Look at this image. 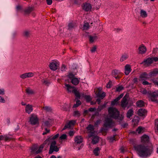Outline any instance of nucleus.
I'll use <instances>...</instances> for the list:
<instances>
[{"label":"nucleus","mask_w":158,"mask_h":158,"mask_svg":"<svg viewBox=\"0 0 158 158\" xmlns=\"http://www.w3.org/2000/svg\"><path fill=\"white\" fill-rule=\"evenodd\" d=\"M33 10L32 7H29L25 9V12L26 14H29Z\"/></svg>","instance_id":"4c0bfd02"},{"label":"nucleus","mask_w":158,"mask_h":158,"mask_svg":"<svg viewBox=\"0 0 158 158\" xmlns=\"http://www.w3.org/2000/svg\"><path fill=\"white\" fill-rule=\"evenodd\" d=\"M111 82L109 81L106 85V87L107 88H110L111 87Z\"/></svg>","instance_id":"338daca9"},{"label":"nucleus","mask_w":158,"mask_h":158,"mask_svg":"<svg viewBox=\"0 0 158 158\" xmlns=\"http://www.w3.org/2000/svg\"><path fill=\"white\" fill-rule=\"evenodd\" d=\"M115 126L114 123L111 118H105L103 124V127L106 129L112 128Z\"/></svg>","instance_id":"7ed1b4c3"},{"label":"nucleus","mask_w":158,"mask_h":158,"mask_svg":"<svg viewBox=\"0 0 158 158\" xmlns=\"http://www.w3.org/2000/svg\"><path fill=\"white\" fill-rule=\"evenodd\" d=\"M43 109L47 112L51 111L52 110L51 107L49 106H45L43 107Z\"/></svg>","instance_id":"49530a36"},{"label":"nucleus","mask_w":158,"mask_h":158,"mask_svg":"<svg viewBox=\"0 0 158 158\" xmlns=\"http://www.w3.org/2000/svg\"><path fill=\"white\" fill-rule=\"evenodd\" d=\"M82 8L84 10L88 11H90L92 7L89 3H85L83 4Z\"/></svg>","instance_id":"a211bd4d"},{"label":"nucleus","mask_w":158,"mask_h":158,"mask_svg":"<svg viewBox=\"0 0 158 158\" xmlns=\"http://www.w3.org/2000/svg\"><path fill=\"white\" fill-rule=\"evenodd\" d=\"M125 73L126 75H128L131 71V66L129 64H127L125 66Z\"/></svg>","instance_id":"aec40b11"},{"label":"nucleus","mask_w":158,"mask_h":158,"mask_svg":"<svg viewBox=\"0 0 158 158\" xmlns=\"http://www.w3.org/2000/svg\"><path fill=\"white\" fill-rule=\"evenodd\" d=\"M97 47L96 46H94L91 49L90 51L91 52L94 53L95 52L96 50Z\"/></svg>","instance_id":"864d4df0"},{"label":"nucleus","mask_w":158,"mask_h":158,"mask_svg":"<svg viewBox=\"0 0 158 158\" xmlns=\"http://www.w3.org/2000/svg\"><path fill=\"white\" fill-rule=\"evenodd\" d=\"M56 142L55 140H52L51 142L49 150L48 152L49 154H52L54 152H58L59 150V148L56 146Z\"/></svg>","instance_id":"20e7f679"},{"label":"nucleus","mask_w":158,"mask_h":158,"mask_svg":"<svg viewBox=\"0 0 158 158\" xmlns=\"http://www.w3.org/2000/svg\"><path fill=\"white\" fill-rule=\"evenodd\" d=\"M76 75V74H73L72 73L70 72L69 73L67 76L68 78L71 80V79L75 77L74 76Z\"/></svg>","instance_id":"ea45409f"},{"label":"nucleus","mask_w":158,"mask_h":158,"mask_svg":"<svg viewBox=\"0 0 158 158\" xmlns=\"http://www.w3.org/2000/svg\"><path fill=\"white\" fill-rule=\"evenodd\" d=\"M144 128L141 127H139L136 130V131L138 133H140L144 131Z\"/></svg>","instance_id":"e433bc0d"},{"label":"nucleus","mask_w":158,"mask_h":158,"mask_svg":"<svg viewBox=\"0 0 158 158\" xmlns=\"http://www.w3.org/2000/svg\"><path fill=\"white\" fill-rule=\"evenodd\" d=\"M149 138L148 136L146 135H144L141 138V141L143 143H147L149 141Z\"/></svg>","instance_id":"5701e85b"},{"label":"nucleus","mask_w":158,"mask_h":158,"mask_svg":"<svg viewBox=\"0 0 158 158\" xmlns=\"http://www.w3.org/2000/svg\"><path fill=\"white\" fill-rule=\"evenodd\" d=\"M59 139L60 140H64L66 139L67 135L65 134H63L60 136Z\"/></svg>","instance_id":"09e8293b"},{"label":"nucleus","mask_w":158,"mask_h":158,"mask_svg":"<svg viewBox=\"0 0 158 158\" xmlns=\"http://www.w3.org/2000/svg\"><path fill=\"white\" fill-rule=\"evenodd\" d=\"M140 81H143L147 80L149 78L148 75L146 73H143L141 74L139 76Z\"/></svg>","instance_id":"6ab92c4d"},{"label":"nucleus","mask_w":158,"mask_h":158,"mask_svg":"<svg viewBox=\"0 0 158 158\" xmlns=\"http://www.w3.org/2000/svg\"><path fill=\"white\" fill-rule=\"evenodd\" d=\"M92 137V143L93 144H95L98 142L99 138L98 136L95 135V134H94V135Z\"/></svg>","instance_id":"b1692460"},{"label":"nucleus","mask_w":158,"mask_h":158,"mask_svg":"<svg viewBox=\"0 0 158 158\" xmlns=\"http://www.w3.org/2000/svg\"><path fill=\"white\" fill-rule=\"evenodd\" d=\"M115 135H114L113 136L110 137L108 138L110 142H113L114 140H115Z\"/></svg>","instance_id":"603ef678"},{"label":"nucleus","mask_w":158,"mask_h":158,"mask_svg":"<svg viewBox=\"0 0 158 158\" xmlns=\"http://www.w3.org/2000/svg\"><path fill=\"white\" fill-rule=\"evenodd\" d=\"M52 122V120L50 118H48V119L45 121L44 123L42 124V127H49L51 126V123Z\"/></svg>","instance_id":"f8f14e48"},{"label":"nucleus","mask_w":158,"mask_h":158,"mask_svg":"<svg viewBox=\"0 0 158 158\" xmlns=\"http://www.w3.org/2000/svg\"><path fill=\"white\" fill-rule=\"evenodd\" d=\"M128 104L127 98L126 96L123 98L121 102V106L123 108H125L127 106Z\"/></svg>","instance_id":"dca6fc26"},{"label":"nucleus","mask_w":158,"mask_h":158,"mask_svg":"<svg viewBox=\"0 0 158 158\" xmlns=\"http://www.w3.org/2000/svg\"><path fill=\"white\" fill-rule=\"evenodd\" d=\"M128 57L129 56L128 54H124L122 56L120 60L121 62H122L127 59Z\"/></svg>","instance_id":"c85d7f7f"},{"label":"nucleus","mask_w":158,"mask_h":158,"mask_svg":"<svg viewBox=\"0 0 158 158\" xmlns=\"http://www.w3.org/2000/svg\"><path fill=\"white\" fill-rule=\"evenodd\" d=\"M74 26L72 23H69L68 25V29L71 30Z\"/></svg>","instance_id":"5fc2aeb1"},{"label":"nucleus","mask_w":158,"mask_h":158,"mask_svg":"<svg viewBox=\"0 0 158 158\" xmlns=\"http://www.w3.org/2000/svg\"><path fill=\"white\" fill-rule=\"evenodd\" d=\"M123 87L121 86H119L117 87L116 89V91L118 92H120L123 89Z\"/></svg>","instance_id":"3c124183"},{"label":"nucleus","mask_w":158,"mask_h":158,"mask_svg":"<svg viewBox=\"0 0 158 158\" xmlns=\"http://www.w3.org/2000/svg\"><path fill=\"white\" fill-rule=\"evenodd\" d=\"M47 3L48 5H51L52 3V0H46Z\"/></svg>","instance_id":"774afa93"},{"label":"nucleus","mask_w":158,"mask_h":158,"mask_svg":"<svg viewBox=\"0 0 158 158\" xmlns=\"http://www.w3.org/2000/svg\"><path fill=\"white\" fill-rule=\"evenodd\" d=\"M89 41L91 43H93L94 41L96 40L97 39V37L96 36H93L91 35H89Z\"/></svg>","instance_id":"2f4dec72"},{"label":"nucleus","mask_w":158,"mask_h":158,"mask_svg":"<svg viewBox=\"0 0 158 158\" xmlns=\"http://www.w3.org/2000/svg\"><path fill=\"white\" fill-rule=\"evenodd\" d=\"M29 121L32 125H35L39 123L38 119L37 116L34 114H32L31 115Z\"/></svg>","instance_id":"423d86ee"},{"label":"nucleus","mask_w":158,"mask_h":158,"mask_svg":"<svg viewBox=\"0 0 158 158\" xmlns=\"http://www.w3.org/2000/svg\"><path fill=\"white\" fill-rule=\"evenodd\" d=\"M59 135V134H57L54 136H53L52 137H50L51 139L52 140H54L55 139L58 138Z\"/></svg>","instance_id":"6e6d98bb"},{"label":"nucleus","mask_w":158,"mask_h":158,"mask_svg":"<svg viewBox=\"0 0 158 158\" xmlns=\"http://www.w3.org/2000/svg\"><path fill=\"white\" fill-rule=\"evenodd\" d=\"M104 107V106H98V111H101Z\"/></svg>","instance_id":"052dcab7"},{"label":"nucleus","mask_w":158,"mask_h":158,"mask_svg":"<svg viewBox=\"0 0 158 158\" xmlns=\"http://www.w3.org/2000/svg\"><path fill=\"white\" fill-rule=\"evenodd\" d=\"M89 28V25L88 23H85L83 25V29L88 30Z\"/></svg>","instance_id":"58836bf2"},{"label":"nucleus","mask_w":158,"mask_h":158,"mask_svg":"<svg viewBox=\"0 0 158 158\" xmlns=\"http://www.w3.org/2000/svg\"><path fill=\"white\" fill-rule=\"evenodd\" d=\"M120 73V72L118 70H113L112 72V74L113 76H116L118 74Z\"/></svg>","instance_id":"c03bdc74"},{"label":"nucleus","mask_w":158,"mask_h":158,"mask_svg":"<svg viewBox=\"0 0 158 158\" xmlns=\"http://www.w3.org/2000/svg\"><path fill=\"white\" fill-rule=\"evenodd\" d=\"M73 93L75 94V95L78 98H79L80 97V94L79 93L78 91L77 90L76 88Z\"/></svg>","instance_id":"79ce46f5"},{"label":"nucleus","mask_w":158,"mask_h":158,"mask_svg":"<svg viewBox=\"0 0 158 158\" xmlns=\"http://www.w3.org/2000/svg\"><path fill=\"white\" fill-rule=\"evenodd\" d=\"M140 14V16L143 18L146 17L147 16V14L146 12L143 10H141Z\"/></svg>","instance_id":"7c9ffc66"},{"label":"nucleus","mask_w":158,"mask_h":158,"mask_svg":"<svg viewBox=\"0 0 158 158\" xmlns=\"http://www.w3.org/2000/svg\"><path fill=\"white\" fill-rule=\"evenodd\" d=\"M83 141V138L81 136H77L75 137L74 139L75 142L76 144H80L82 143Z\"/></svg>","instance_id":"2eb2a0df"},{"label":"nucleus","mask_w":158,"mask_h":158,"mask_svg":"<svg viewBox=\"0 0 158 158\" xmlns=\"http://www.w3.org/2000/svg\"><path fill=\"white\" fill-rule=\"evenodd\" d=\"M33 106L31 104L27 105L25 108V112L28 114H30L33 110Z\"/></svg>","instance_id":"1a4fd4ad"},{"label":"nucleus","mask_w":158,"mask_h":158,"mask_svg":"<svg viewBox=\"0 0 158 158\" xmlns=\"http://www.w3.org/2000/svg\"><path fill=\"white\" fill-rule=\"evenodd\" d=\"M142 84L144 85H146L149 84V83L147 81L144 80L142 82Z\"/></svg>","instance_id":"69168bd1"},{"label":"nucleus","mask_w":158,"mask_h":158,"mask_svg":"<svg viewBox=\"0 0 158 158\" xmlns=\"http://www.w3.org/2000/svg\"><path fill=\"white\" fill-rule=\"evenodd\" d=\"M59 63L58 62L53 60L50 63L49 67L50 69L53 71H55L59 67Z\"/></svg>","instance_id":"0eeeda50"},{"label":"nucleus","mask_w":158,"mask_h":158,"mask_svg":"<svg viewBox=\"0 0 158 158\" xmlns=\"http://www.w3.org/2000/svg\"><path fill=\"white\" fill-rule=\"evenodd\" d=\"M97 97L103 99L106 96V94L104 92H103L102 94L98 93L97 94Z\"/></svg>","instance_id":"a19ab883"},{"label":"nucleus","mask_w":158,"mask_h":158,"mask_svg":"<svg viewBox=\"0 0 158 158\" xmlns=\"http://www.w3.org/2000/svg\"><path fill=\"white\" fill-rule=\"evenodd\" d=\"M37 147L36 146L32 147L31 148V152L36 154V152L37 151Z\"/></svg>","instance_id":"37998d69"},{"label":"nucleus","mask_w":158,"mask_h":158,"mask_svg":"<svg viewBox=\"0 0 158 158\" xmlns=\"http://www.w3.org/2000/svg\"><path fill=\"white\" fill-rule=\"evenodd\" d=\"M81 104V102L80 100H77L76 102V104L74 105L73 108H76L80 105Z\"/></svg>","instance_id":"de8ad7c7"},{"label":"nucleus","mask_w":158,"mask_h":158,"mask_svg":"<svg viewBox=\"0 0 158 158\" xmlns=\"http://www.w3.org/2000/svg\"><path fill=\"white\" fill-rule=\"evenodd\" d=\"M0 102L2 103H5V100L1 96H0Z\"/></svg>","instance_id":"680f3d73"},{"label":"nucleus","mask_w":158,"mask_h":158,"mask_svg":"<svg viewBox=\"0 0 158 158\" xmlns=\"http://www.w3.org/2000/svg\"><path fill=\"white\" fill-rule=\"evenodd\" d=\"M84 98L87 102H89L91 100L90 97L89 95H85Z\"/></svg>","instance_id":"8fccbe9b"},{"label":"nucleus","mask_w":158,"mask_h":158,"mask_svg":"<svg viewBox=\"0 0 158 158\" xmlns=\"http://www.w3.org/2000/svg\"><path fill=\"white\" fill-rule=\"evenodd\" d=\"M74 115L76 116H79L80 115V113L78 111H75L74 112Z\"/></svg>","instance_id":"bf43d9fd"},{"label":"nucleus","mask_w":158,"mask_h":158,"mask_svg":"<svg viewBox=\"0 0 158 158\" xmlns=\"http://www.w3.org/2000/svg\"><path fill=\"white\" fill-rule=\"evenodd\" d=\"M44 129L45 130V132H44L43 133V135H45L47 133H48L50 131V130L47 129L46 127H44Z\"/></svg>","instance_id":"13d9d810"},{"label":"nucleus","mask_w":158,"mask_h":158,"mask_svg":"<svg viewBox=\"0 0 158 158\" xmlns=\"http://www.w3.org/2000/svg\"><path fill=\"white\" fill-rule=\"evenodd\" d=\"M123 94H121L116 98L114 99L111 102V105L112 106H114L115 105H117L118 103V101L123 97Z\"/></svg>","instance_id":"f3484780"},{"label":"nucleus","mask_w":158,"mask_h":158,"mask_svg":"<svg viewBox=\"0 0 158 158\" xmlns=\"http://www.w3.org/2000/svg\"><path fill=\"white\" fill-rule=\"evenodd\" d=\"M79 82V79L77 78L74 77L71 79V83L74 85H77L78 84Z\"/></svg>","instance_id":"a878e982"},{"label":"nucleus","mask_w":158,"mask_h":158,"mask_svg":"<svg viewBox=\"0 0 158 158\" xmlns=\"http://www.w3.org/2000/svg\"><path fill=\"white\" fill-rule=\"evenodd\" d=\"M147 113V111L144 109H140L138 111V114L140 116H142L146 115Z\"/></svg>","instance_id":"4be33fe9"},{"label":"nucleus","mask_w":158,"mask_h":158,"mask_svg":"<svg viewBox=\"0 0 158 158\" xmlns=\"http://www.w3.org/2000/svg\"><path fill=\"white\" fill-rule=\"evenodd\" d=\"M42 149L40 148V147L37 149V151L36 152V154H38L40 153L42 151Z\"/></svg>","instance_id":"e2e57ef3"},{"label":"nucleus","mask_w":158,"mask_h":158,"mask_svg":"<svg viewBox=\"0 0 158 158\" xmlns=\"http://www.w3.org/2000/svg\"><path fill=\"white\" fill-rule=\"evenodd\" d=\"M158 74V69H155L149 73V76L150 77L154 76Z\"/></svg>","instance_id":"bb28decb"},{"label":"nucleus","mask_w":158,"mask_h":158,"mask_svg":"<svg viewBox=\"0 0 158 158\" xmlns=\"http://www.w3.org/2000/svg\"><path fill=\"white\" fill-rule=\"evenodd\" d=\"M4 94V90L3 89H0V95H3Z\"/></svg>","instance_id":"0e129e2a"},{"label":"nucleus","mask_w":158,"mask_h":158,"mask_svg":"<svg viewBox=\"0 0 158 158\" xmlns=\"http://www.w3.org/2000/svg\"><path fill=\"white\" fill-rule=\"evenodd\" d=\"M136 105L137 106L141 107L144 106V103L143 101L142 100H139L136 102Z\"/></svg>","instance_id":"c756f323"},{"label":"nucleus","mask_w":158,"mask_h":158,"mask_svg":"<svg viewBox=\"0 0 158 158\" xmlns=\"http://www.w3.org/2000/svg\"><path fill=\"white\" fill-rule=\"evenodd\" d=\"M42 83L48 86L50 84V82L47 81L44 79H43L41 81Z\"/></svg>","instance_id":"a18cd8bd"},{"label":"nucleus","mask_w":158,"mask_h":158,"mask_svg":"<svg viewBox=\"0 0 158 158\" xmlns=\"http://www.w3.org/2000/svg\"><path fill=\"white\" fill-rule=\"evenodd\" d=\"M100 149L99 148L97 147L93 151L94 154L96 156H98L99 154V151Z\"/></svg>","instance_id":"473e14b6"},{"label":"nucleus","mask_w":158,"mask_h":158,"mask_svg":"<svg viewBox=\"0 0 158 158\" xmlns=\"http://www.w3.org/2000/svg\"><path fill=\"white\" fill-rule=\"evenodd\" d=\"M34 75V73L33 72H27L23 73L20 75V77L23 79H24L27 78H30L33 77Z\"/></svg>","instance_id":"6e6552de"},{"label":"nucleus","mask_w":158,"mask_h":158,"mask_svg":"<svg viewBox=\"0 0 158 158\" xmlns=\"http://www.w3.org/2000/svg\"><path fill=\"white\" fill-rule=\"evenodd\" d=\"M134 111L132 109H130L127 111V118H130V117L133 115Z\"/></svg>","instance_id":"cd10ccee"},{"label":"nucleus","mask_w":158,"mask_h":158,"mask_svg":"<svg viewBox=\"0 0 158 158\" xmlns=\"http://www.w3.org/2000/svg\"><path fill=\"white\" fill-rule=\"evenodd\" d=\"M51 139V137L49 138L45 141L44 143V144H47V145H49L50 143L51 144V142L52 141Z\"/></svg>","instance_id":"c9c22d12"},{"label":"nucleus","mask_w":158,"mask_h":158,"mask_svg":"<svg viewBox=\"0 0 158 158\" xmlns=\"http://www.w3.org/2000/svg\"><path fill=\"white\" fill-rule=\"evenodd\" d=\"M139 54H143L145 53L147 51L145 46L143 44L141 45L139 47Z\"/></svg>","instance_id":"9d476101"},{"label":"nucleus","mask_w":158,"mask_h":158,"mask_svg":"<svg viewBox=\"0 0 158 158\" xmlns=\"http://www.w3.org/2000/svg\"><path fill=\"white\" fill-rule=\"evenodd\" d=\"M76 121L75 120L70 121L68 123L65 124L62 130H64L67 128H70L72 126L74 125Z\"/></svg>","instance_id":"ddd939ff"},{"label":"nucleus","mask_w":158,"mask_h":158,"mask_svg":"<svg viewBox=\"0 0 158 158\" xmlns=\"http://www.w3.org/2000/svg\"><path fill=\"white\" fill-rule=\"evenodd\" d=\"M26 92L28 94H32L34 93V91L30 88H28L26 89Z\"/></svg>","instance_id":"f704fd0d"},{"label":"nucleus","mask_w":158,"mask_h":158,"mask_svg":"<svg viewBox=\"0 0 158 158\" xmlns=\"http://www.w3.org/2000/svg\"><path fill=\"white\" fill-rule=\"evenodd\" d=\"M86 128L88 131V133H89L88 135V137L89 138H90L93 136L94 135V134H95V132L94 131V126L93 125L91 124H89L86 127Z\"/></svg>","instance_id":"39448f33"},{"label":"nucleus","mask_w":158,"mask_h":158,"mask_svg":"<svg viewBox=\"0 0 158 158\" xmlns=\"http://www.w3.org/2000/svg\"><path fill=\"white\" fill-rule=\"evenodd\" d=\"M138 152V154L142 158H146L149 156L153 152L152 147H148L143 145H139L135 147Z\"/></svg>","instance_id":"f257e3e1"},{"label":"nucleus","mask_w":158,"mask_h":158,"mask_svg":"<svg viewBox=\"0 0 158 158\" xmlns=\"http://www.w3.org/2000/svg\"><path fill=\"white\" fill-rule=\"evenodd\" d=\"M108 115L115 119L121 121L123 118V116L120 115L118 111L115 108L109 107L108 108Z\"/></svg>","instance_id":"f03ea898"},{"label":"nucleus","mask_w":158,"mask_h":158,"mask_svg":"<svg viewBox=\"0 0 158 158\" xmlns=\"http://www.w3.org/2000/svg\"><path fill=\"white\" fill-rule=\"evenodd\" d=\"M66 68V67L65 66L64 64H62L60 68V70L62 71H65V70Z\"/></svg>","instance_id":"4d7b16f0"},{"label":"nucleus","mask_w":158,"mask_h":158,"mask_svg":"<svg viewBox=\"0 0 158 158\" xmlns=\"http://www.w3.org/2000/svg\"><path fill=\"white\" fill-rule=\"evenodd\" d=\"M30 34V32L28 30H25L23 33V35L26 37L29 36Z\"/></svg>","instance_id":"72a5a7b5"},{"label":"nucleus","mask_w":158,"mask_h":158,"mask_svg":"<svg viewBox=\"0 0 158 158\" xmlns=\"http://www.w3.org/2000/svg\"><path fill=\"white\" fill-rule=\"evenodd\" d=\"M153 62L152 58L149 57L147 59L144 60V61L141 63V64L144 63L145 65H148L151 64Z\"/></svg>","instance_id":"412c9836"},{"label":"nucleus","mask_w":158,"mask_h":158,"mask_svg":"<svg viewBox=\"0 0 158 158\" xmlns=\"http://www.w3.org/2000/svg\"><path fill=\"white\" fill-rule=\"evenodd\" d=\"M11 139V138L7 135H0V140H4L5 141H7Z\"/></svg>","instance_id":"393cba45"},{"label":"nucleus","mask_w":158,"mask_h":158,"mask_svg":"<svg viewBox=\"0 0 158 158\" xmlns=\"http://www.w3.org/2000/svg\"><path fill=\"white\" fill-rule=\"evenodd\" d=\"M66 87V89L69 93H73L75 88L73 86H72L69 84L65 83L64 84Z\"/></svg>","instance_id":"4468645a"},{"label":"nucleus","mask_w":158,"mask_h":158,"mask_svg":"<svg viewBox=\"0 0 158 158\" xmlns=\"http://www.w3.org/2000/svg\"><path fill=\"white\" fill-rule=\"evenodd\" d=\"M155 93H152V94L149 95V100L158 104V100L156 98L157 97V95L154 94Z\"/></svg>","instance_id":"9b49d317"}]
</instances>
